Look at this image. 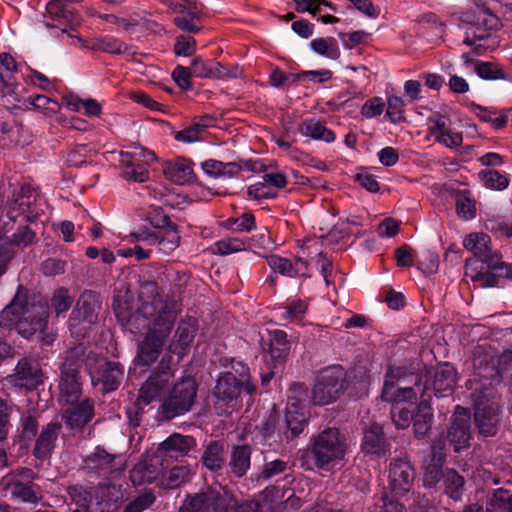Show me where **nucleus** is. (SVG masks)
Segmentation results:
<instances>
[{
	"label": "nucleus",
	"mask_w": 512,
	"mask_h": 512,
	"mask_svg": "<svg viewBox=\"0 0 512 512\" xmlns=\"http://www.w3.org/2000/svg\"><path fill=\"white\" fill-rule=\"evenodd\" d=\"M174 371L165 358L159 369L151 374L139 390L138 401L145 405L159 399L160 413L163 418L171 420L189 412L195 403L197 384L193 378L185 377L170 389Z\"/></svg>",
	"instance_id": "obj_1"
},
{
	"label": "nucleus",
	"mask_w": 512,
	"mask_h": 512,
	"mask_svg": "<svg viewBox=\"0 0 512 512\" xmlns=\"http://www.w3.org/2000/svg\"><path fill=\"white\" fill-rule=\"evenodd\" d=\"M47 319V306L28 302L26 293L19 286L12 302L0 314V328L15 327L26 339L38 333L40 341L44 345H50L55 335L46 331Z\"/></svg>",
	"instance_id": "obj_2"
},
{
	"label": "nucleus",
	"mask_w": 512,
	"mask_h": 512,
	"mask_svg": "<svg viewBox=\"0 0 512 512\" xmlns=\"http://www.w3.org/2000/svg\"><path fill=\"white\" fill-rule=\"evenodd\" d=\"M132 303L133 296L127 289L114 295L112 307L118 322L133 334L139 333L150 323V318L141 311L144 305H153L156 310L155 316L166 310V306H172L173 309L180 307L177 301L159 295L154 285L142 287L139 295V306L136 311H133Z\"/></svg>",
	"instance_id": "obj_3"
},
{
	"label": "nucleus",
	"mask_w": 512,
	"mask_h": 512,
	"mask_svg": "<svg viewBox=\"0 0 512 512\" xmlns=\"http://www.w3.org/2000/svg\"><path fill=\"white\" fill-rule=\"evenodd\" d=\"M161 314L155 316L156 310L153 305H144L142 313L150 318V323L146 325L147 333L142 341L137 359L141 365L149 366L155 362L169 337L181 307L173 309L172 306H166Z\"/></svg>",
	"instance_id": "obj_4"
},
{
	"label": "nucleus",
	"mask_w": 512,
	"mask_h": 512,
	"mask_svg": "<svg viewBox=\"0 0 512 512\" xmlns=\"http://www.w3.org/2000/svg\"><path fill=\"white\" fill-rule=\"evenodd\" d=\"M311 454L318 468L330 471L343 460L347 445L336 428H327L313 438Z\"/></svg>",
	"instance_id": "obj_5"
},
{
	"label": "nucleus",
	"mask_w": 512,
	"mask_h": 512,
	"mask_svg": "<svg viewBox=\"0 0 512 512\" xmlns=\"http://www.w3.org/2000/svg\"><path fill=\"white\" fill-rule=\"evenodd\" d=\"M235 498L224 488H208L206 491L189 495L180 512H235Z\"/></svg>",
	"instance_id": "obj_6"
},
{
	"label": "nucleus",
	"mask_w": 512,
	"mask_h": 512,
	"mask_svg": "<svg viewBox=\"0 0 512 512\" xmlns=\"http://www.w3.org/2000/svg\"><path fill=\"white\" fill-rule=\"evenodd\" d=\"M121 176L128 182L144 183L149 179L148 166L156 161V155L140 145L130 146L119 154Z\"/></svg>",
	"instance_id": "obj_7"
},
{
	"label": "nucleus",
	"mask_w": 512,
	"mask_h": 512,
	"mask_svg": "<svg viewBox=\"0 0 512 512\" xmlns=\"http://www.w3.org/2000/svg\"><path fill=\"white\" fill-rule=\"evenodd\" d=\"M345 370L339 366L323 369L312 389V401L316 405H327L335 401L344 389Z\"/></svg>",
	"instance_id": "obj_8"
},
{
	"label": "nucleus",
	"mask_w": 512,
	"mask_h": 512,
	"mask_svg": "<svg viewBox=\"0 0 512 512\" xmlns=\"http://www.w3.org/2000/svg\"><path fill=\"white\" fill-rule=\"evenodd\" d=\"M499 264L491 266L489 270H479L477 261L470 259L466 261L465 277L470 279L476 287L489 288L501 285V280H512V263H506L499 254Z\"/></svg>",
	"instance_id": "obj_9"
},
{
	"label": "nucleus",
	"mask_w": 512,
	"mask_h": 512,
	"mask_svg": "<svg viewBox=\"0 0 512 512\" xmlns=\"http://www.w3.org/2000/svg\"><path fill=\"white\" fill-rule=\"evenodd\" d=\"M34 478V471L23 467L8 473L3 478V482L12 497L18 498L22 502L36 504L41 500V494L39 487L32 484Z\"/></svg>",
	"instance_id": "obj_10"
},
{
	"label": "nucleus",
	"mask_w": 512,
	"mask_h": 512,
	"mask_svg": "<svg viewBox=\"0 0 512 512\" xmlns=\"http://www.w3.org/2000/svg\"><path fill=\"white\" fill-rule=\"evenodd\" d=\"M242 387V383L231 372L219 376L214 388V407L218 415L229 414L235 409Z\"/></svg>",
	"instance_id": "obj_11"
},
{
	"label": "nucleus",
	"mask_w": 512,
	"mask_h": 512,
	"mask_svg": "<svg viewBox=\"0 0 512 512\" xmlns=\"http://www.w3.org/2000/svg\"><path fill=\"white\" fill-rule=\"evenodd\" d=\"M401 380V369L390 368L385 376L382 390V399L392 406H413L417 392L412 387L402 386L398 383Z\"/></svg>",
	"instance_id": "obj_12"
},
{
	"label": "nucleus",
	"mask_w": 512,
	"mask_h": 512,
	"mask_svg": "<svg viewBox=\"0 0 512 512\" xmlns=\"http://www.w3.org/2000/svg\"><path fill=\"white\" fill-rule=\"evenodd\" d=\"M427 121L428 135L434 142L448 149H456L462 145V133L451 127V119L447 115L434 113Z\"/></svg>",
	"instance_id": "obj_13"
},
{
	"label": "nucleus",
	"mask_w": 512,
	"mask_h": 512,
	"mask_svg": "<svg viewBox=\"0 0 512 512\" xmlns=\"http://www.w3.org/2000/svg\"><path fill=\"white\" fill-rule=\"evenodd\" d=\"M17 70L15 59L7 54L0 55V94L5 106H21L19 90L22 88L15 83L13 73Z\"/></svg>",
	"instance_id": "obj_14"
},
{
	"label": "nucleus",
	"mask_w": 512,
	"mask_h": 512,
	"mask_svg": "<svg viewBox=\"0 0 512 512\" xmlns=\"http://www.w3.org/2000/svg\"><path fill=\"white\" fill-rule=\"evenodd\" d=\"M486 394L479 396L475 403V423L479 429V433L483 436H493L498 430L500 422V407L498 401L483 398Z\"/></svg>",
	"instance_id": "obj_15"
},
{
	"label": "nucleus",
	"mask_w": 512,
	"mask_h": 512,
	"mask_svg": "<svg viewBox=\"0 0 512 512\" xmlns=\"http://www.w3.org/2000/svg\"><path fill=\"white\" fill-rule=\"evenodd\" d=\"M88 469L104 476H117L125 469V460L120 454H112L98 446L94 452L85 459Z\"/></svg>",
	"instance_id": "obj_16"
},
{
	"label": "nucleus",
	"mask_w": 512,
	"mask_h": 512,
	"mask_svg": "<svg viewBox=\"0 0 512 512\" xmlns=\"http://www.w3.org/2000/svg\"><path fill=\"white\" fill-rule=\"evenodd\" d=\"M198 320L192 316H186L177 325L173 338L168 346L170 353L176 354L181 360L187 355L198 331Z\"/></svg>",
	"instance_id": "obj_17"
},
{
	"label": "nucleus",
	"mask_w": 512,
	"mask_h": 512,
	"mask_svg": "<svg viewBox=\"0 0 512 512\" xmlns=\"http://www.w3.org/2000/svg\"><path fill=\"white\" fill-rule=\"evenodd\" d=\"M5 380L9 385L32 390L42 383V372L36 361L23 358L18 361L14 373Z\"/></svg>",
	"instance_id": "obj_18"
},
{
	"label": "nucleus",
	"mask_w": 512,
	"mask_h": 512,
	"mask_svg": "<svg viewBox=\"0 0 512 512\" xmlns=\"http://www.w3.org/2000/svg\"><path fill=\"white\" fill-rule=\"evenodd\" d=\"M415 477L414 468L406 458H395L390 463L389 484L395 495L410 491Z\"/></svg>",
	"instance_id": "obj_19"
},
{
	"label": "nucleus",
	"mask_w": 512,
	"mask_h": 512,
	"mask_svg": "<svg viewBox=\"0 0 512 512\" xmlns=\"http://www.w3.org/2000/svg\"><path fill=\"white\" fill-rule=\"evenodd\" d=\"M470 411L461 406H457L452 416V423L448 430V438L454 446V450L459 452L461 449L469 446L470 434Z\"/></svg>",
	"instance_id": "obj_20"
},
{
	"label": "nucleus",
	"mask_w": 512,
	"mask_h": 512,
	"mask_svg": "<svg viewBox=\"0 0 512 512\" xmlns=\"http://www.w3.org/2000/svg\"><path fill=\"white\" fill-rule=\"evenodd\" d=\"M463 246L489 269L499 264V252L492 251L491 238L485 233H470L463 239Z\"/></svg>",
	"instance_id": "obj_21"
},
{
	"label": "nucleus",
	"mask_w": 512,
	"mask_h": 512,
	"mask_svg": "<svg viewBox=\"0 0 512 512\" xmlns=\"http://www.w3.org/2000/svg\"><path fill=\"white\" fill-rule=\"evenodd\" d=\"M94 386L100 385L103 392L114 391L120 384L123 369L119 363L102 360L98 366L90 371Z\"/></svg>",
	"instance_id": "obj_22"
},
{
	"label": "nucleus",
	"mask_w": 512,
	"mask_h": 512,
	"mask_svg": "<svg viewBox=\"0 0 512 512\" xmlns=\"http://www.w3.org/2000/svg\"><path fill=\"white\" fill-rule=\"evenodd\" d=\"M78 374V368L74 364L65 363L63 365L59 382L61 403L75 404L79 401L81 388Z\"/></svg>",
	"instance_id": "obj_23"
},
{
	"label": "nucleus",
	"mask_w": 512,
	"mask_h": 512,
	"mask_svg": "<svg viewBox=\"0 0 512 512\" xmlns=\"http://www.w3.org/2000/svg\"><path fill=\"white\" fill-rule=\"evenodd\" d=\"M99 307V302L93 292H83L79 297L69 320L71 330H73L81 321L89 325L92 324L96 320Z\"/></svg>",
	"instance_id": "obj_24"
},
{
	"label": "nucleus",
	"mask_w": 512,
	"mask_h": 512,
	"mask_svg": "<svg viewBox=\"0 0 512 512\" xmlns=\"http://www.w3.org/2000/svg\"><path fill=\"white\" fill-rule=\"evenodd\" d=\"M457 383V372L450 363L439 364L432 374V388L437 397L451 395Z\"/></svg>",
	"instance_id": "obj_25"
},
{
	"label": "nucleus",
	"mask_w": 512,
	"mask_h": 512,
	"mask_svg": "<svg viewBox=\"0 0 512 512\" xmlns=\"http://www.w3.org/2000/svg\"><path fill=\"white\" fill-rule=\"evenodd\" d=\"M69 407L63 413L65 424L71 429H81L94 416V403L90 399L67 404Z\"/></svg>",
	"instance_id": "obj_26"
},
{
	"label": "nucleus",
	"mask_w": 512,
	"mask_h": 512,
	"mask_svg": "<svg viewBox=\"0 0 512 512\" xmlns=\"http://www.w3.org/2000/svg\"><path fill=\"white\" fill-rule=\"evenodd\" d=\"M269 267L287 277H309L308 273V262L300 257L295 258L292 262L288 258H284L278 255H270L266 257Z\"/></svg>",
	"instance_id": "obj_27"
},
{
	"label": "nucleus",
	"mask_w": 512,
	"mask_h": 512,
	"mask_svg": "<svg viewBox=\"0 0 512 512\" xmlns=\"http://www.w3.org/2000/svg\"><path fill=\"white\" fill-rule=\"evenodd\" d=\"M163 173L168 180L178 185L188 184L195 178L192 162L181 157L166 161Z\"/></svg>",
	"instance_id": "obj_28"
},
{
	"label": "nucleus",
	"mask_w": 512,
	"mask_h": 512,
	"mask_svg": "<svg viewBox=\"0 0 512 512\" xmlns=\"http://www.w3.org/2000/svg\"><path fill=\"white\" fill-rule=\"evenodd\" d=\"M445 444L442 441L432 445L431 462L424 468L423 485L427 488L434 487L445 474L442 471V465L445 461L446 454L444 452Z\"/></svg>",
	"instance_id": "obj_29"
},
{
	"label": "nucleus",
	"mask_w": 512,
	"mask_h": 512,
	"mask_svg": "<svg viewBox=\"0 0 512 512\" xmlns=\"http://www.w3.org/2000/svg\"><path fill=\"white\" fill-rule=\"evenodd\" d=\"M60 430L61 424L57 422H51L42 427L33 449V455L37 459L44 460L50 457L56 446Z\"/></svg>",
	"instance_id": "obj_30"
},
{
	"label": "nucleus",
	"mask_w": 512,
	"mask_h": 512,
	"mask_svg": "<svg viewBox=\"0 0 512 512\" xmlns=\"http://www.w3.org/2000/svg\"><path fill=\"white\" fill-rule=\"evenodd\" d=\"M362 450L366 454L383 456L388 451L383 428L379 424H371L364 432Z\"/></svg>",
	"instance_id": "obj_31"
},
{
	"label": "nucleus",
	"mask_w": 512,
	"mask_h": 512,
	"mask_svg": "<svg viewBox=\"0 0 512 512\" xmlns=\"http://www.w3.org/2000/svg\"><path fill=\"white\" fill-rule=\"evenodd\" d=\"M24 88L19 90V97L21 98V106H6L8 109H30L31 107L39 110L47 115L57 113L61 105L54 99L45 95H36L34 97L24 98L22 95Z\"/></svg>",
	"instance_id": "obj_32"
},
{
	"label": "nucleus",
	"mask_w": 512,
	"mask_h": 512,
	"mask_svg": "<svg viewBox=\"0 0 512 512\" xmlns=\"http://www.w3.org/2000/svg\"><path fill=\"white\" fill-rule=\"evenodd\" d=\"M195 445V440L190 436L181 434H173L163 441L159 447V451L168 457L186 455Z\"/></svg>",
	"instance_id": "obj_33"
},
{
	"label": "nucleus",
	"mask_w": 512,
	"mask_h": 512,
	"mask_svg": "<svg viewBox=\"0 0 512 512\" xmlns=\"http://www.w3.org/2000/svg\"><path fill=\"white\" fill-rule=\"evenodd\" d=\"M285 421L291 437L298 436L307 425V413L304 407L294 402L293 398L287 402Z\"/></svg>",
	"instance_id": "obj_34"
},
{
	"label": "nucleus",
	"mask_w": 512,
	"mask_h": 512,
	"mask_svg": "<svg viewBox=\"0 0 512 512\" xmlns=\"http://www.w3.org/2000/svg\"><path fill=\"white\" fill-rule=\"evenodd\" d=\"M301 135L313 140H320L326 143H332L336 139L335 133L327 128L321 121L316 119H306L298 127Z\"/></svg>",
	"instance_id": "obj_35"
},
{
	"label": "nucleus",
	"mask_w": 512,
	"mask_h": 512,
	"mask_svg": "<svg viewBox=\"0 0 512 512\" xmlns=\"http://www.w3.org/2000/svg\"><path fill=\"white\" fill-rule=\"evenodd\" d=\"M205 174L213 178H232L241 172V167L235 162H221L215 159H208L201 163Z\"/></svg>",
	"instance_id": "obj_36"
},
{
	"label": "nucleus",
	"mask_w": 512,
	"mask_h": 512,
	"mask_svg": "<svg viewBox=\"0 0 512 512\" xmlns=\"http://www.w3.org/2000/svg\"><path fill=\"white\" fill-rule=\"evenodd\" d=\"M433 419L432 408L427 399H422L417 405V413L413 415V428L416 437L422 438L431 428Z\"/></svg>",
	"instance_id": "obj_37"
},
{
	"label": "nucleus",
	"mask_w": 512,
	"mask_h": 512,
	"mask_svg": "<svg viewBox=\"0 0 512 512\" xmlns=\"http://www.w3.org/2000/svg\"><path fill=\"white\" fill-rule=\"evenodd\" d=\"M158 251L163 255H170L180 244V235L174 224L158 228Z\"/></svg>",
	"instance_id": "obj_38"
},
{
	"label": "nucleus",
	"mask_w": 512,
	"mask_h": 512,
	"mask_svg": "<svg viewBox=\"0 0 512 512\" xmlns=\"http://www.w3.org/2000/svg\"><path fill=\"white\" fill-rule=\"evenodd\" d=\"M191 476V469L189 466L178 465L174 466L168 471L161 472L159 479V486L165 489H175L180 487Z\"/></svg>",
	"instance_id": "obj_39"
},
{
	"label": "nucleus",
	"mask_w": 512,
	"mask_h": 512,
	"mask_svg": "<svg viewBox=\"0 0 512 512\" xmlns=\"http://www.w3.org/2000/svg\"><path fill=\"white\" fill-rule=\"evenodd\" d=\"M269 354L273 360L282 363L288 356L290 343L287 339L286 332L282 330H274L270 333Z\"/></svg>",
	"instance_id": "obj_40"
},
{
	"label": "nucleus",
	"mask_w": 512,
	"mask_h": 512,
	"mask_svg": "<svg viewBox=\"0 0 512 512\" xmlns=\"http://www.w3.org/2000/svg\"><path fill=\"white\" fill-rule=\"evenodd\" d=\"M85 47L94 51H102L114 54H121L127 50L126 44L113 36L93 38L85 45Z\"/></svg>",
	"instance_id": "obj_41"
},
{
	"label": "nucleus",
	"mask_w": 512,
	"mask_h": 512,
	"mask_svg": "<svg viewBox=\"0 0 512 512\" xmlns=\"http://www.w3.org/2000/svg\"><path fill=\"white\" fill-rule=\"evenodd\" d=\"M193 77L197 78H217L221 76L222 66L214 60H204L195 58L191 64Z\"/></svg>",
	"instance_id": "obj_42"
},
{
	"label": "nucleus",
	"mask_w": 512,
	"mask_h": 512,
	"mask_svg": "<svg viewBox=\"0 0 512 512\" xmlns=\"http://www.w3.org/2000/svg\"><path fill=\"white\" fill-rule=\"evenodd\" d=\"M251 450L247 445L237 446L231 454L230 466L233 473L241 477L250 467Z\"/></svg>",
	"instance_id": "obj_43"
},
{
	"label": "nucleus",
	"mask_w": 512,
	"mask_h": 512,
	"mask_svg": "<svg viewBox=\"0 0 512 512\" xmlns=\"http://www.w3.org/2000/svg\"><path fill=\"white\" fill-rule=\"evenodd\" d=\"M445 493L453 500L461 499L464 479L454 469H446L443 475Z\"/></svg>",
	"instance_id": "obj_44"
},
{
	"label": "nucleus",
	"mask_w": 512,
	"mask_h": 512,
	"mask_svg": "<svg viewBox=\"0 0 512 512\" xmlns=\"http://www.w3.org/2000/svg\"><path fill=\"white\" fill-rule=\"evenodd\" d=\"M202 462L210 470H218L224 463V448L218 442H211L207 445L203 456Z\"/></svg>",
	"instance_id": "obj_45"
},
{
	"label": "nucleus",
	"mask_w": 512,
	"mask_h": 512,
	"mask_svg": "<svg viewBox=\"0 0 512 512\" xmlns=\"http://www.w3.org/2000/svg\"><path fill=\"white\" fill-rule=\"evenodd\" d=\"M311 49L326 58L336 60L340 56V49L337 41L332 38H315L310 43Z\"/></svg>",
	"instance_id": "obj_46"
},
{
	"label": "nucleus",
	"mask_w": 512,
	"mask_h": 512,
	"mask_svg": "<svg viewBox=\"0 0 512 512\" xmlns=\"http://www.w3.org/2000/svg\"><path fill=\"white\" fill-rule=\"evenodd\" d=\"M487 512H512V493L498 489L487 504Z\"/></svg>",
	"instance_id": "obj_47"
},
{
	"label": "nucleus",
	"mask_w": 512,
	"mask_h": 512,
	"mask_svg": "<svg viewBox=\"0 0 512 512\" xmlns=\"http://www.w3.org/2000/svg\"><path fill=\"white\" fill-rule=\"evenodd\" d=\"M473 111L481 121L490 123L495 129L503 128L508 122V117L505 113L489 110L481 106H475Z\"/></svg>",
	"instance_id": "obj_48"
},
{
	"label": "nucleus",
	"mask_w": 512,
	"mask_h": 512,
	"mask_svg": "<svg viewBox=\"0 0 512 512\" xmlns=\"http://www.w3.org/2000/svg\"><path fill=\"white\" fill-rule=\"evenodd\" d=\"M308 304L301 299H294L287 302L281 316L285 320L299 323L304 318Z\"/></svg>",
	"instance_id": "obj_49"
},
{
	"label": "nucleus",
	"mask_w": 512,
	"mask_h": 512,
	"mask_svg": "<svg viewBox=\"0 0 512 512\" xmlns=\"http://www.w3.org/2000/svg\"><path fill=\"white\" fill-rule=\"evenodd\" d=\"M405 102L396 95L387 97V116L392 123H400L405 120Z\"/></svg>",
	"instance_id": "obj_50"
},
{
	"label": "nucleus",
	"mask_w": 512,
	"mask_h": 512,
	"mask_svg": "<svg viewBox=\"0 0 512 512\" xmlns=\"http://www.w3.org/2000/svg\"><path fill=\"white\" fill-rule=\"evenodd\" d=\"M247 249V243L239 238H225L214 244V251L220 255H229Z\"/></svg>",
	"instance_id": "obj_51"
},
{
	"label": "nucleus",
	"mask_w": 512,
	"mask_h": 512,
	"mask_svg": "<svg viewBox=\"0 0 512 512\" xmlns=\"http://www.w3.org/2000/svg\"><path fill=\"white\" fill-rule=\"evenodd\" d=\"M482 364L481 359H475L474 366L478 368L477 375L483 377L484 379L490 380L489 385L498 384L501 381V370L495 367V359L491 357L490 362H487L486 365L482 368L480 367Z\"/></svg>",
	"instance_id": "obj_52"
},
{
	"label": "nucleus",
	"mask_w": 512,
	"mask_h": 512,
	"mask_svg": "<svg viewBox=\"0 0 512 512\" xmlns=\"http://www.w3.org/2000/svg\"><path fill=\"white\" fill-rule=\"evenodd\" d=\"M226 226L236 232H250L255 228L256 222L253 214L243 213L238 217L228 218Z\"/></svg>",
	"instance_id": "obj_53"
},
{
	"label": "nucleus",
	"mask_w": 512,
	"mask_h": 512,
	"mask_svg": "<svg viewBox=\"0 0 512 512\" xmlns=\"http://www.w3.org/2000/svg\"><path fill=\"white\" fill-rule=\"evenodd\" d=\"M481 179L487 188L505 189L508 186V178L506 175L497 170L488 169L480 173Z\"/></svg>",
	"instance_id": "obj_54"
},
{
	"label": "nucleus",
	"mask_w": 512,
	"mask_h": 512,
	"mask_svg": "<svg viewBox=\"0 0 512 512\" xmlns=\"http://www.w3.org/2000/svg\"><path fill=\"white\" fill-rule=\"evenodd\" d=\"M139 475L140 482H147L152 483L154 481H157V484L159 485V479L161 473L156 471V468H154L153 465H148L146 462L139 463L132 471V478L135 480V478Z\"/></svg>",
	"instance_id": "obj_55"
},
{
	"label": "nucleus",
	"mask_w": 512,
	"mask_h": 512,
	"mask_svg": "<svg viewBox=\"0 0 512 512\" xmlns=\"http://www.w3.org/2000/svg\"><path fill=\"white\" fill-rule=\"evenodd\" d=\"M72 303L73 299L69 295L68 290L65 288H60L55 291L51 299V306L55 310L57 316L67 312L70 309Z\"/></svg>",
	"instance_id": "obj_56"
},
{
	"label": "nucleus",
	"mask_w": 512,
	"mask_h": 512,
	"mask_svg": "<svg viewBox=\"0 0 512 512\" xmlns=\"http://www.w3.org/2000/svg\"><path fill=\"white\" fill-rule=\"evenodd\" d=\"M158 237V228L157 229H149V228H139L136 231H133L128 236V241L133 243H143L147 246H156Z\"/></svg>",
	"instance_id": "obj_57"
},
{
	"label": "nucleus",
	"mask_w": 512,
	"mask_h": 512,
	"mask_svg": "<svg viewBox=\"0 0 512 512\" xmlns=\"http://www.w3.org/2000/svg\"><path fill=\"white\" fill-rule=\"evenodd\" d=\"M413 411L406 406H392L391 416L395 425L400 429L409 427L413 420Z\"/></svg>",
	"instance_id": "obj_58"
},
{
	"label": "nucleus",
	"mask_w": 512,
	"mask_h": 512,
	"mask_svg": "<svg viewBox=\"0 0 512 512\" xmlns=\"http://www.w3.org/2000/svg\"><path fill=\"white\" fill-rule=\"evenodd\" d=\"M385 109V102L381 97H373L367 100L361 107V115L367 119L379 116Z\"/></svg>",
	"instance_id": "obj_59"
},
{
	"label": "nucleus",
	"mask_w": 512,
	"mask_h": 512,
	"mask_svg": "<svg viewBox=\"0 0 512 512\" xmlns=\"http://www.w3.org/2000/svg\"><path fill=\"white\" fill-rule=\"evenodd\" d=\"M296 4V10L298 12H309L315 15L320 11L321 6H326L331 10L335 11V7L333 4L327 2L326 0H293Z\"/></svg>",
	"instance_id": "obj_60"
},
{
	"label": "nucleus",
	"mask_w": 512,
	"mask_h": 512,
	"mask_svg": "<svg viewBox=\"0 0 512 512\" xmlns=\"http://www.w3.org/2000/svg\"><path fill=\"white\" fill-rule=\"evenodd\" d=\"M196 41L191 36L180 35L176 38L174 52L178 56H190L195 52Z\"/></svg>",
	"instance_id": "obj_61"
},
{
	"label": "nucleus",
	"mask_w": 512,
	"mask_h": 512,
	"mask_svg": "<svg viewBox=\"0 0 512 512\" xmlns=\"http://www.w3.org/2000/svg\"><path fill=\"white\" fill-rule=\"evenodd\" d=\"M155 502L153 493L148 492L139 495L125 507V512H142Z\"/></svg>",
	"instance_id": "obj_62"
},
{
	"label": "nucleus",
	"mask_w": 512,
	"mask_h": 512,
	"mask_svg": "<svg viewBox=\"0 0 512 512\" xmlns=\"http://www.w3.org/2000/svg\"><path fill=\"white\" fill-rule=\"evenodd\" d=\"M368 33L364 30H357L348 33H340L339 37L347 49H353L357 45L364 42V40L368 37Z\"/></svg>",
	"instance_id": "obj_63"
},
{
	"label": "nucleus",
	"mask_w": 512,
	"mask_h": 512,
	"mask_svg": "<svg viewBox=\"0 0 512 512\" xmlns=\"http://www.w3.org/2000/svg\"><path fill=\"white\" fill-rule=\"evenodd\" d=\"M355 180L360 186H362L369 192L374 193V192L379 191V189H380L379 183H378L376 177L366 170L358 172L355 176Z\"/></svg>",
	"instance_id": "obj_64"
}]
</instances>
